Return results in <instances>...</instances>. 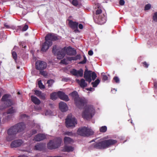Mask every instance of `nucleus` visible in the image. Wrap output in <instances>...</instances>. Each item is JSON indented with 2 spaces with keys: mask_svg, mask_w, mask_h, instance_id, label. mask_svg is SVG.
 Here are the masks:
<instances>
[{
  "mask_svg": "<svg viewBox=\"0 0 157 157\" xmlns=\"http://www.w3.org/2000/svg\"><path fill=\"white\" fill-rule=\"evenodd\" d=\"M84 107L82 113V116L85 120H90L95 113V109L93 106L86 105V104L84 106Z\"/></svg>",
  "mask_w": 157,
  "mask_h": 157,
  "instance_id": "nucleus-1",
  "label": "nucleus"
},
{
  "mask_svg": "<svg viewBox=\"0 0 157 157\" xmlns=\"http://www.w3.org/2000/svg\"><path fill=\"white\" fill-rule=\"evenodd\" d=\"M70 95L74 99L76 106L79 108H82L86 103V100L85 99L79 98L78 93L75 91L70 93Z\"/></svg>",
  "mask_w": 157,
  "mask_h": 157,
  "instance_id": "nucleus-2",
  "label": "nucleus"
},
{
  "mask_svg": "<svg viewBox=\"0 0 157 157\" xmlns=\"http://www.w3.org/2000/svg\"><path fill=\"white\" fill-rule=\"evenodd\" d=\"M117 143L115 140L109 139L99 142V148L105 149L114 145Z\"/></svg>",
  "mask_w": 157,
  "mask_h": 157,
  "instance_id": "nucleus-3",
  "label": "nucleus"
},
{
  "mask_svg": "<svg viewBox=\"0 0 157 157\" xmlns=\"http://www.w3.org/2000/svg\"><path fill=\"white\" fill-rule=\"evenodd\" d=\"M52 52L54 55H57L58 59H60L65 55V48H61L59 47L54 45L52 48Z\"/></svg>",
  "mask_w": 157,
  "mask_h": 157,
  "instance_id": "nucleus-4",
  "label": "nucleus"
},
{
  "mask_svg": "<svg viewBox=\"0 0 157 157\" xmlns=\"http://www.w3.org/2000/svg\"><path fill=\"white\" fill-rule=\"evenodd\" d=\"M94 132L90 129L86 127L79 128L77 133L79 135L82 136H87L93 134Z\"/></svg>",
  "mask_w": 157,
  "mask_h": 157,
  "instance_id": "nucleus-5",
  "label": "nucleus"
},
{
  "mask_svg": "<svg viewBox=\"0 0 157 157\" xmlns=\"http://www.w3.org/2000/svg\"><path fill=\"white\" fill-rule=\"evenodd\" d=\"M65 123L66 126L68 128L74 127L77 124L75 117L71 114L67 116L66 119Z\"/></svg>",
  "mask_w": 157,
  "mask_h": 157,
  "instance_id": "nucleus-6",
  "label": "nucleus"
},
{
  "mask_svg": "<svg viewBox=\"0 0 157 157\" xmlns=\"http://www.w3.org/2000/svg\"><path fill=\"white\" fill-rule=\"evenodd\" d=\"M61 139L59 138L50 141L48 144L47 147L49 149H53L58 148L61 143Z\"/></svg>",
  "mask_w": 157,
  "mask_h": 157,
  "instance_id": "nucleus-7",
  "label": "nucleus"
},
{
  "mask_svg": "<svg viewBox=\"0 0 157 157\" xmlns=\"http://www.w3.org/2000/svg\"><path fill=\"white\" fill-rule=\"evenodd\" d=\"M8 136L6 137L7 141H10L13 139L18 132L14 125L11 127L7 131Z\"/></svg>",
  "mask_w": 157,
  "mask_h": 157,
  "instance_id": "nucleus-8",
  "label": "nucleus"
},
{
  "mask_svg": "<svg viewBox=\"0 0 157 157\" xmlns=\"http://www.w3.org/2000/svg\"><path fill=\"white\" fill-rule=\"evenodd\" d=\"M84 77L87 81L90 82L91 81V77L92 80H94L96 78L97 75L94 72L92 73L91 71H87L86 70L84 72Z\"/></svg>",
  "mask_w": 157,
  "mask_h": 157,
  "instance_id": "nucleus-9",
  "label": "nucleus"
},
{
  "mask_svg": "<svg viewBox=\"0 0 157 157\" xmlns=\"http://www.w3.org/2000/svg\"><path fill=\"white\" fill-rule=\"evenodd\" d=\"M57 39L56 36H54L51 34H49L47 35L45 37V40L46 43H49L50 45L52 44V41L55 40Z\"/></svg>",
  "mask_w": 157,
  "mask_h": 157,
  "instance_id": "nucleus-10",
  "label": "nucleus"
},
{
  "mask_svg": "<svg viewBox=\"0 0 157 157\" xmlns=\"http://www.w3.org/2000/svg\"><path fill=\"white\" fill-rule=\"evenodd\" d=\"M23 143V141L21 139L16 140L11 142L10 146L12 148L17 147L21 146Z\"/></svg>",
  "mask_w": 157,
  "mask_h": 157,
  "instance_id": "nucleus-11",
  "label": "nucleus"
},
{
  "mask_svg": "<svg viewBox=\"0 0 157 157\" xmlns=\"http://www.w3.org/2000/svg\"><path fill=\"white\" fill-rule=\"evenodd\" d=\"M14 126L18 133L23 132L26 128L25 124L23 122L17 123Z\"/></svg>",
  "mask_w": 157,
  "mask_h": 157,
  "instance_id": "nucleus-12",
  "label": "nucleus"
},
{
  "mask_svg": "<svg viewBox=\"0 0 157 157\" xmlns=\"http://www.w3.org/2000/svg\"><path fill=\"white\" fill-rule=\"evenodd\" d=\"M47 67V63L43 61H38L36 63V68L38 70H42L45 69Z\"/></svg>",
  "mask_w": 157,
  "mask_h": 157,
  "instance_id": "nucleus-13",
  "label": "nucleus"
},
{
  "mask_svg": "<svg viewBox=\"0 0 157 157\" xmlns=\"http://www.w3.org/2000/svg\"><path fill=\"white\" fill-rule=\"evenodd\" d=\"M46 138V136L44 134L39 133L34 137L33 140L36 141H40L45 139Z\"/></svg>",
  "mask_w": 157,
  "mask_h": 157,
  "instance_id": "nucleus-14",
  "label": "nucleus"
},
{
  "mask_svg": "<svg viewBox=\"0 0 157 157\" xmlns=\"http://www.w3.org/2000/svg\"><path fill=\"white\" fill-rule=\"evenodd\" d=\"M57 94L59 98L62 100L66 101H68L69 100L67 96L65 95L64 93L62 91H58L57 92Z\"/></svg>",
  "mask_w": 157,
  "mask_h": 157,
  "instance_id": "nucleus-15",
  "label": "nucleus"
},
{
  "mask_svg": "<svg viewBox=\"0 0 157 157\" xmlns=\"http://www.w3.org/2000/svg\"><path fill=\"white\" fill-rule=\"evenodd\" d=\"M71 73L73 75L77 76L82 77L83 76V71L81 69L78 71L73 69L71 71Z\"/></svg>",
  "mask_w": 157,
  "mask_h": 157,
  "instance_id": "nucleus-16",
  "label": "nucleus"
},
{
  "mask_svg": "<svg viewBox=\"0 0 157 157\" xmlns=\"http://www.w3.org/2000/svg\"><path fill=\"white\" fill-rule=\"evenodd\" d=\"M65 52L69 55H74L76 53L75 50L70 47L65 48Z\"/></svg>",
  "mask_w": 157,
  "mask_h": 157,
  "instance_id": "nucleus-17",
  "label": "nucleus"
},
{
  "mask_svg": "<svg viewBox=\"0 0 157 157\" xmlns=\"http://www.w3.org/2000/svg\"><path fill=\"white\" fill-rule=\"evenodd\" d=\"M106 21V17L104 14H101L99 15V25L105 23Z\"/></svg>",
  "mask_w": 157,
  "mask_h": 157,
  "instance_id": "nucleus-18",
  "label": "nucleus"
},
{
  "mask_svg": "<svg viewBox=\"0 0 157 157\" xmlns=\"http://www.w3.org/2000/svg\"><path fill=\"white\" fill-rule=\"evenodd\" d=\"M59 108L62 112H65L67 110V107L66 104L63 102H61L59 104Z\"/></svg>",
  "mask_w": 157,
  "mask_h": 157,
  "instance_id": "nucleus-19",
  "label": "nucleus"
},
{
  "mask_svg": "<svg viewBox=\"0 0 157 157\" xmlns=\"http://www.w3.org/2000/svg\"><path fill=\"white\" fill-rule=\"evenodd\" d=\"M9 114L6 113H3V115L4 117H3L2 120V122L3 123H5L10 120L12 117V116L10 114Z\"/></svg>",
  "mask_w": 157,
  "mask_h": 157,
  "instance_id": "nucleus-20",
  "label": "nucleus"
},
{
  "mask_svg": "<svg viewBox=\"0 0 157 157\" xmlns=\"http://www.w3.org/2000/svg\"><path fill=\"white\" fill-rule=\"evenodd\" d=\"M45 147V145L42 143L37 144L34 147V149L40 151L43 150Z\"/></svg>",
  "mask_w": 157,
  "mask_h": 157,
  "instance_id": "nucleus-21",
  "label": "nucleus"
},
{
  "mask_svg": "<svg viewBox=\"0 0 157 157\" xmlns=\"http://www.w3.org/2000/svg\"><path fill=\"white\" fill-rule=\"evenodd\" d=\"M76 81L82 88H84L87 86V84L84 79H81L80 80L77 79Z\"/></svg>",
  "mask_w": 157,
  "mask_h": 157,
  "instance_id": "nucleus-22",
  "label": "nucleus"
},
{
  "mask_svg": "<svg viewBox=\"0 0 157 157\" xmlns=\"http://www.w3.org/2000/svg\"><path fill=\"white\" fill-rule=\"evenodd\" d=\"M35 94L41 99L44 100L45 98V94L40 91L38 90H35Z\"/></svg>",
  "mask_w": 157,
  "mask_h": 157,
  "instance_id": "nucleus-23",
  "label": "nucleus"
},
{
  "mask_svg": "<svg viewBox=\"0 0 157 157\" xmlns=\"http://www.w3.org/2000/svg\"><path fill=\"white\" fill-rule=\"evenodd\" d=\"M51 45H49V43H46V41L42 45L41 49V51L43 52H46L48 49L49 47Z\"/></svg>",
  "mask_w": 157,
  "mask_h": 157,
  "instance_id": "nucleus-24",
  "label": "nucleus"
},
{
  "mask_svg": "<svg viewBox=\"0 0 157 157\" xmlns=\"http://www.w3.org/2000/svg\"><path fill=\"white\" fill-rule=\"evenodd\" d=\"M78 23L76 22H74L71 20H70L69 21V24L70 27L74 29L77 30Z\"/></svg>",
  "mask_w": 157,
  "mask_h": 157,
  "instance_id": "nucleus-25",
  "label": "nucleus"
},
{
  "mask_svg": "<svg viewBox=\"0 0 157 157\" xmlns=\"http://www.w3.org/2000/svg\"><path fill=\"white\" fill-rule=\"evenodd\" d=\"M31 97L32 101L35 104L39 105L40 103V100L36 97L32 96Z\"/></svg>",
  "mask_w": 157,
  "mask_h": 157,
  "instance_id": "nucleus-26",
  "label": "nucleus"
},
{
  "mask_svg": "<svg viewBox=\"0 0 157 157\" xmlns=\"http://www.w3.org/2000/svg\"><path fill=\"white\" fill-rule=\"evenodd\" d=\"M74 150L73 147L71 146H65L63 149L64 151L70 152L73 151Z\"/></svg>",
  "mask_w": 157,
  "mask_h": 157,
  "instance_id": "nucleus-27",
  "label": "nucleus"
},
{
  "mask_svg": "<svg viewBox=\"0 0 157 157\" xmlns=\"http://www.w3.org/2000/svg\"><path fill=\"white\" fill-rule=\"evenodd\" d=\"M64 140L65 144H68L74 142V140L70 137H65Z\"/></svg>",
  "mask_w": 157,
  "mask_h": 157,
  "instance_id": "nucleus-28",
  "label": "nucleus"
},
{
  "mask_svg": "<svg viewBox=\"0 0 157 157\" xmlns=\"http://www.w3.org/2000/svg\"><path fill=\"white\" fill-rule=\"evenodd\" d=\"M98 10H96V12L93 13V17L94 21L96 23L98 24Z\"/></svg>",
  "mask_w": 157,
  "mask_h": 157,
  "instance_id": "nucleus-29",
  "label": "nucleus"
},
{
  "mask_svg": "<svg viewBox=\"0 0 157 157\" xmlns=\"http://www.w3.org/2000/svg\"><path fill=\"white\" fill-rule=\"evenodd\" d=\"M4 103L6 104L7 107H9V106L14 104L15 103V102L14 101L9 99L7 100Z\"/></svg>",
  "mask_w": 157,
  "mask_h": 157,
  "instance_id": "nucleus-30",
  "label": "nucleus"
},
{
  "mask_svg": "<svg viewBox=\"0 0 157 157\" xmlns=\"http://www.w3.org/2000/svg\"><path fill=\"white\" fill-rule=\"evenodd\" d=\"M80 56L79 55H77L75 57H69L67 59L69 61H71L72 60H76L78 59H79L80 58Z\"/></svg>",
  "mask_w": 157,
  "mask_h": 157,
  "instance_id": "nucleus-31",
  "label": "nucleus"
},
{
  "mask_svg": "<svg viewBox=\"0 0 157 157\" xmlns=\"http://www.w3.org/2000/svg\"><path fill=\"white\" fill-rule=\"evenodd\" d=\"M16 112V109L14 108L13 107H11L10 108H9L7 112H6L7 113H8L9 114L14 113Z\"/></svg>",
  "mask_w": 157,
  "mask_h": 157,
  "instance_id": "nucleus-32",
  "label": "nucleus"
},
{
  "mask_svg": "<svg viewBox=\"0 0 157 157\" xmlns=\"http://www.w3.org/2000/svg\"><path fill=\"white\" fill-rule=\"evenodd\" d=\"M57 93L54 92L51 94V98L52 100H55L57 98Z\"/></svg>",
  "mask_w": 157,
  "mask_h": 157,
  "instance_id": "nucleus-33",
  "label": "nucleus"
},
{
  "mask_svg": "<svg viewBox=\"0 0 157 157\" xmlns=\"http://www.w3.org/2000/svg\"><path fill=\"white\" fill-rule=\"evenodd\" d=\"M102 80L103 81H106L108 79V76L105 75L104 73H102L101 74Z\"/></svg>",
  "mask_w": 157,
  "mask_h": 157,
  "instance_id": "nucleus-34",
  "label": "nucleus"
},
{
  "mask_svg": "<svg viewBox=\"0 0 157 157\" xmlns=\"http://www.w3.org/2000/svg\"><path fill=\"white\" fill-rule=\"evenodd\" d=\"M9 95L8 94H5L2 97V101H6L9 99Z\"/></svg>",
  "mask_w": 157,
  "mask_h": 157,
  "instance_id": "nucleus-35",
  "label": "nucleus"
},
{
  "mask_svg": "<svg viewBox=\"0 0 157 157\" xmlns=\"http://www.w3.org/2000/svg\"><path fill=\"white\" fill-rule=\"evenodd\" d=\"M107 130V127L105 126H104L101 127L100 128V131L101 132H105Z\"/></svg>",
  "mask_w": 157,
  "mask_h": 157,
  "instance_id": "nucleus-36",
  "label": "nucleus"
},
{
  "mask_svg": "<svg viewBox=\"0 0 157 157\" xmlns=\"http://www.w3.org/2000/svg\"><path fill=\"white\" fill-rule=\"evenodd\" d=\"M68 57H67L66 59H63L61 60V63L63 64H67L69 63L68 61H69L67 58Z\"/></svg>",
  "mask_w": 157,
  "mask_h": 157,
  "instance_id": "nucleus-37",
  "label": "nucleus"
},
{
  "mask_svg": "<svg viewBox=\"0 0 157 157\" xmlns=\"http://www.w3.org/2000/svg\"><path fill=\"white\" fill-rule=\"evenodd\" d=\"M54 82V81L53 79H50L48 80L47 81V83L48 84V86H51L53 83Z\"/></svg>",
  "mask_w": 157,
  "mask_h": 157,
  "instance_id": "nucleus-38",
  "label": "nucleus"
},
{
  "mask_svg": "<svg viewBox=\"0 0 157 157\" xmlns=\"http://www.w3.org/2000/svg\"><path fill=\"white\" fill-rule=\"evenodd\" d=\"M38 85L39 88L40 89H42L44 88L45 86L43 85V84L41 83V80L38 81Z\"/></svg>",
  "mask_w": 157,
  "mask_h": 157,
  "instance_id": "nucleus-39",
  "label": "nucleus"
},
{
  "mask_svg": "<svg viewBox=\"0 0 157 157\" xmlns=\"http://www.w3.org/2000/svg\"><path fill=\"white\" fill-rule=\"evenodd\" d=\"M153 20L155 22H157V12H155L152 18Z\"/></svg>",
  "mask_w": 157,
  "mask_h": 157,
  "instance_id": "nucleus-40",
  "label": "nucleus"
},
{
  "mask_svg": "<svg viewBox=\"0 0 157 157\" xmlns=\"http://www.w3.org/2000/svg\"><path fill=\"white\" fill-rule=\"evenodd\" d=\"M151 5L150 4L146 5L145 6L144 10H149L151 8Z\"/></svg>",
  "mask_w": 157,
  "mask_h": 157,
  "instance_id": "nucleus-41",
  "label": "nucleus"
},
{
  "mask_svg": "<svg viewBox=\"0 0 157 157\" xmlns=\"http://www.w3.org/2000/svg\"><path fill=\"white\" fill-rule=\"evenodd\" d=\"M92 84L93 85V86L94 87L97 86L98 84V79L97 78L94 82H92Z\"/></svg>",
  "mask_w": 157,
  "mask_h": 157,
  "instance_id": "nucleus-42",
  "label": "nucleus"
},
{
  "mask_svg": "<svg viewBox=\"0 0 157 157\" xmlns=\"http://www.w3.org/2000/svg\"><path fill=\"white\" fill-rule=\"evenodd\" d=\"M113 79L116 83H119L120 82L119 79L117 76H115Z\"/></svg>",
  "mask_w": 157,
  "mask_h": 157,
  "instance_id": "nucleus-43",
  "label": "nucleus"
},
{
  "mask_svg": "<svg viewBox=\"0 0 157 157\" xmlns=\"http://www.w3.org/2000/svg\"><path fill=\"white\" fill-rule=\"evenodd\" d=\"M12 54L13 58L15 60H16L17 58V53L15 52H13Z\"/></svg>",
  "mask_w": 157,
  "mask_h": 157,
  "instance_id": "nucleus-44",
  "label": "nucleus"
},
{
  "mask_svg": "<svg viewBox=\"0 0 157 157\" xmlns=\"http://www.w3.org/2000/svg\"><path fill=\"white\" fill-rule=\"evenodd\" d=\"M142 63L143 64V66L144 67L147 68L149 66V64H148L146 62H144Z\"/></svg>",
  "mask_w": 157,
  "mask_h": 157,
  "instance_id": "nucleus-45",
  "label": "nucleus"
},
{
  "mask_svg": "<svg viewBox=\"0 0 157 157\" xmlns=\"http://www.w3.org/2000/svg\"><path fill=\"white\" fill-rule=\"evenodd\" d=\"M40 73L42 75L44 76H46L47 75V73L44 71H41Z\"/></svg>",
  "mask_w": 157,
  "mask_h": 157,
  "instance_id": "nucleus-46",
  "label": "nucleus"
},
{
  "mask_svg": "<svg viewBox=\"0 0 157 157\" xmlns=\"http://www.w3.org/2000/svg\"><path fill=\"white\" fill-rule=\"evenodd\" d=\"M83 57H84L83 60V61H81V62H80L79 63L83 64L85 63L86 62V57L84 56H83Z\"/></svg>",
  "mask_w": 157,
  "mask_h": 157,
  "instance_id": "nucleus-47",
  "label": "nucleus"
},
{
  "mask_svg": "<svg viewBox=\"0 0 157 157\" xmlns=\"http://www.w3.org/2000/svg\"><path fill=\"white\" fill-rule=\"evenodd\" d=\"M37 133L36 130L35 129H33L30 132V134L33 135Z\"/></svg>",
  "mask_w": 157,
  "mask_h": 157,
  "instance_id": "nucleus-48",
  "label": "nucleus"
},
{
  "mask_svg": "<svg viewBox=\"0 0 157 157\" xmlns=\"http://www.w3.org/2000/svg\"><path fill=\"white\" fill-rule=\"evenodd\" d=\"M72 4L75 6H76L78 5V2L77 0H73Z\"/></svg>",
  "mask_w": 157,
  "mask_h": 157,
  "instance_id": "nucleus-49",
  "label": "nucleus"
},
{
  "mask_svg": "<svg viewBox=\"0 0 157 157\" xmlns=\"http://www.w3.org/2000/svg\"><path fill=\"white\" fill-rule=\"evenodd\" d=\"M64 134L67 135L69 136L72 135V133L71 132H66L64 133Z\"/></svg>",
  "mask_w": 157,
  "mask_h": 157,
  "instance_id": "nucleus-50",
  "label": "nucleus"
},
{
  "mask_svg": "<svg viewBox=\"0 0 157 157\" xmlns=\"http://www.w3.org/2000/svg\"><path fill=\"white\" fill-rule=\"evenodd\" d=\"M28 28V26L27 25H25L23 27L22 30L23 31H26Z\"/></svg>",
  "mask_w": 157,
  "mask_h": 157,
  "instance_id": "nucleus-51",
  "label": "nucleus"
},
{
  "mask_svg": "<svg viewBox=\"0 0 157 157\" xmlns=\"http://www.w3.org/2000/svg\"><path fill=\"white\" fill-rule=\"evenodd\" d=\"M125 2L124 0H120L119 1V4L121 6L124 5Z\"/></svg>",
  "mask_w": 157,
  "mask_h": 157,
  "instance_id": "nucleus-52",
  "label": "nucleus"
},
{
  "mask_svg": "<svg viewBox=\"0 0 157 157\" xmlns=\"http://www.w3.org/2000/svg\"><path fill=\"white\" fill-rule=\"evenodd\" d=\"M52 113V112L50 110H48L46 111V112L45 113V115H48L51 114Z\"/></svg>",
  "mask_w": 157,
  "mask_h": 157,
  "instance_id": "nucleus-53",
  "label": "nucleus"
},
{
  "mask_svg": "<svg viewBox=\"0 0 157 157\" xmlns=\"http://www.w3.org/2000/svg\"><path fill=\"white\" fill-rule=\"evenodd\" d=\"M4 25L5 27L7 29H8L10 28L11 27L9 25H8L6 23H5L4 24Z\"/></svg>",
  "mask_w": 157,
  "mask_h": 157,
  "instance_id": "nucleus-54",
  "label": "nucleus"
},
{
  "mask_svg": "<svg viewBox=\"0 0 157 157\" xmlns=\"http://www.w3.org/2000/svg\"><path fill=\"white\" fill-rule=\"evenodd\" d=\"M20 45L21 46H22L23 48H25L26 47V46L25 44L23 43H21L20 44Z\"/></svg>",
  "mask_w": 157,
  "mask_h": 157,
  "instance_id": "nucleus-55",
  "label": "nucleus"
},
{
  "mask_svg": "<svg viewBox=\"0 0 157 157\" xmlns=\"http://www.w3.org/2000/svg\"><path fill=\"white\" fill-rule=\"evenodd\" d=\"M154 86L155 89H157V82H154Z\"/></svg>",
  "mask_w": 157,
  "mask_h": 157,
  "instance_id": "nucleus-56",
  "label": "nucleus"
},
{
  "mask_svg": "<svg viewBox=\"0 0 157 157\" xmlns=\"http://www.w3.org/2000/svg\"><path fill=\"white\" fill-rule=\"evenodd\" d=\"M88 54L89 55L92 56L93 54V52L92 50H90L89 51Z\"/></svg>",
  "mask_w": 157,
  "mask_h": 157,
  "instance_id": "nucleus-57",
  "label": "nucleus"
},
{
  "mask_svg": "<svg viewBox=\"0 0 157 157\" xmlns=\"http://www.w3.org/2000/svg\"><path fill=\"white\" fill-rule=\"evenodd\" d=\"M78 27L80 29H83V25L82 24H80L78 25Z\"/></svg>",
  "mask_w": 157,
  "mask_h": 157,
  "instance_id": "nucleus-58",
  "label": "nucleus"
},
{
  "mask_svg": "<svg viewBox=\"0 0 157 157\" xmlns=\"http://www.w3.org/2000/svg\"><path fill=\"white\" fill-rule=\"evenodd\" d=\"M116 91H117V90L115 89H113V90H111V92L113 94L115 93Z\"/></svg>",
  "mask_w": 157,
  "mask_h": 157,
  "instance_id": "nucleus-59",
  "label": "nucleus"
},
{
  "mask_svg": "<svg viewBox=\"0 0 157 157\" xmlns=\"http://www.w3.org/2000/svg\"><path fill=\"white\" fill-rule=\"evenodd\" d=\"M93 88H91V87H90V88H86V89L87 90H90V91H92V89H93Z\"/></svg>",
  "mask_w": 157,
  "mask_h": 157,
  "instance_id": "nucleus-60",
  "label": "nucleus"
},
{
  "mask_svg": "<svg viewBox=\"0 0 157 157\" xmlns=\"http://www.w3.org/2000/svg\"><path fill=\"white\" fill-rule=\"evenodd\" d=\"M18 157H28V156L25 155H20L18 156Z\"/></svg>",
  "mask_w": 157,
  "mask_h": 157,
  "instance_id": "nucleus-61",
  "label": "nucleus"
},
{
  "mask_svg": "<svg viewBox=\"0 0 157 157\" xmlns=\"http://www.w3.org/2000/svg\"><path fill=\"white\" fill-rule=\"evenodd\" d=\"M94 147L97 148L98 147V144L97 143L95 145H94Z\"/></svg>",
  "mask_w": 157,
  "mask_h": 157,
  "instance_id": "nucleus-62",
  "label": "nucleus"
},
{
  "mask_svg": "<svg viewBox=\"0 0 157 157\" xmlns=\"http://www.w3.org/2000/svg\"><path fill=\"white\" fill-rule=\"evenodd\" d=\"M102 13V10L101 9H99V15L101 14Z\"/></svg>",
  "mask_w": 157,
  "mask_h": 157,
  "instance_id": "nucleus-63",
  "label": "nucleus"
},
{
  "mask_svg": "<svg viewBox=\"0 0 157 157\" xmlns=\"http://www.w3.org/2000/svg\"><path fill=\"white\" fill-rule=\"evenodd\" d=\"M22 116H23V117H26V115L25 114H24Z\"/></svg>",
  "mask_w": 157,
  "mask_h": 157,
  "instance_id": "nucleus-64",
  "label": "nucleus"
}]
</instances>
